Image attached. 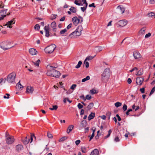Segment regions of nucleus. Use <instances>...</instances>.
Here are the masks:
<instances>
[{
	"label": "nucleus",
	"mask_w": 155,
	"mask_h": 155,
	"mask_svg": "<svg viewBox=\"0 0 155 155\" xmlns=\"http://www.w3.org/2000/svg\"><path fill=\"white\" fill-rule=\"evenodd\" d=\"M110 74V70L109 68H107L104 71L101 75V80L103 82L107 81Z\"/></svg>",
	"instance_id": "nucleus-1"
},
{
	"label": "nucleus",
	"mask_w": 155,
	"mask_h": 155,
	"mask_svg": "<svg viewBox=\"0 0 155 155\" xmlns=\"http://www.w3.org/2000/svg\"><path fill=\"white\" fill-rule=\"evenodd\" d=\"M47 74L48 76L58 78L61 75V73L59 71L55 69H48L47 72Z\"/></svg>",
	"instance_id": "nucleus-2"
},
{
	"label": "nucleus",
	"mask_w": 155,
	"mask_h": 155,
	"mask_svg": "<svg viewBox=\"0 0 155 155\" xmlns=\"http://www.w3.org/2000/svg\"><path fill=\"white\" fill-rule=\"evenodd\" d=\"M82 29L83 28L81 26H78L74 31L70 34V37L73 38H74L75 36H80L81 34V31Z\"/></svg>",
	"instance_id": "nucleus-3"
},
{
	"label": "nucleus",
	"mask_w": 155,
	"mask_h": 155,
	"mask_svg": "<svg viewBox=\"0 0 155 155\" xmlns=\"http://www.w3.org/2000/svg\"><path fill=\"white\" fill-rule=\"evenodd\" d=\"M11 42L7 41H3L0 43V48L3 50L5 51L9 49L13 46L10 45Z\"/></svg>",
	"instance_id": "nucleus-4"
},
{
	"label": "nucleus",
	"mask_w": 155,
	"mask_h": 155,
	"mask_svg": "<svg viewBox=\"0 0 155 155\" xmlns=\"http://www.w3.org/2000/svg\"><path fill=\"white\" fill-rule=\"evenodd\" d=\"M16 74L12 72L9 74L7 78V81L8 83H14L15 82Z\"/></svg>",
	"instance_id": "nucleus-5"
},
{
	"label": "nucleus",
	"mask_w": 155,
	"mask_h": 155,
	"mask_svg": "<svg viewBox=\"0 0 155 155\" xmlns=\"http://www.w3.org/2000/svg\"><path fill=\"white\" fill-rule=\"evenodd\" d=\"M56 48V46L54 44H52L46 47L45 51L47 53L51 54L52 53Z\"/></svg>",
	"instance_id": "nucleus-6"
},
{
	"label": "nucleus",
	"mask_w": 155,
	"mask_h": 155,
	"mask_svg": "<svg viewBox=\"0 0 155 155\" xmlns=\"http://www.w3.org/2000/svg\"><path fill=\"white\" fill-rule=\"evenodd\" d=\"M3 6L2 5H0V9L2 8ZM7 9H2L0 12V21L4 19V18L6 16V13L7 11Z\"/></svg>",
	"instance_id": "nucleus-7"
},
{
	"label": "nucleus",
	"mask_w": 155,
	"mask_h": 155,
	"mask_svg": "<svg viewBox=\"0 0 155 155\" xmlns=\"http://www.w3.org/2000/svg\"><path fill=\"white\" fill-rule=\"evenodd\" d=\"M14 140L13 137H8L6 138V141L8 144H11L13 143Z\"/></svg>",
	"instance_id": "nucleus-8"
},
{
	"label": "nucleus",
	"mask_w": 155,
	"mask_h": 155,
	"mask_svg": "<svg viewBox=\"0 0 155 155\" xmlns=\"http://www.w3.org/2000/svg\"><path fill=\"white\" fill-rule=\"evenodd\" d=\"M127 24V21L125 20H120L118 21L117 23V24L120 26L121 27L124 26Z\"/></svg>",
	"instance_id": "nucleus-9"
},
{
	"label": "nucleus",
	"mask_w": 155,
	"mask_h": 155,
	"mask_svg": "<svg viewBox=\"0 0 155 155\" xmlns=\"http://www.w3.org/2000/svg\"><path fill=\"white\" fill-rule=\"evenodd\" d=\"M44 29L45 30V36L47 37H48L50 36V32L49 31V25H48L45 26L44 27Z\"/></svg>",
	"instance_id": "nucleus-10"
},
{
	"label": "nucleus",
	"mask_w": 155,
	"mask_h": 155,
	"mask_svg": "<svg viewBox=\"0 0 155 155\" xmlns=\"http://www.w3.org/2000/svg\"><path fill=\"white\" fill-rule=\"evenodd\" d=\"M144 80L143 78L138 77L136 79V82L137 84L141 85Z\"/></svg>",
	"instance_id": "nucleus-11"
},
{
	"label": "nucleus",
	"mask_w": 155,
	"mask_h": 155,
	"mask_svg": "<svg viewBox=\"0 0 155 155\" xmlns=\"http://www.w3.org/2000/svg\"><path fill=\"white\" fill-rule=\"evenodd\" d=\"M133 56L135 59H139L141 57L140 54L137 51H135L134 53Z\"/></svg>",
	"instance_id": "nucleus-12"
},
{
	"label": "nucleus",
	"mask_w": 155,
	"mask_h": 155,
	"mask_svg": "<svg viewBox=\"0 0 155 155\" xmlns=\"http://www.w3.org/2000/svg\"><path fill=\"white\" fill-rule=\"evenodd\" d=\"M15 148L16 151L19 152L23 149V147L22 145L18 144L16 146Z\"/></svg>",
	"instance_id": "nucleus-13"
},
{
	"label": "nucleus",
	"mask_w": 155,
	"mask_h": 155,
	"mask_svg": "<svg viewBox=\"0 0 155 155\" xmlns=\"http://www.w3.org/2000/svg\"><path fill=\"white\" fill-rule=\"evenodd\" d=\"M15 23V20L14 18L12 19L10 21H8L7 23L5 25L8 26V27L10 28H11L12 27L10 26L13 24H14Z\"/></svg>",
	"instance_id": "nucleus-14"
},
{
	"label": "nucleus",
	"mask_w": 155,
	"mask_h": 155,
	"mask_svg": "<svg viewBox=\"0 0 155 155\" xmlns=\"http://www.w3.org/2000/svg\"><path fill=\"white\" fill-rule=\"evenodd\" d=\"M117 9L121 14L123 13L125 11V9L124 7L123 6L121 5L118 6L117 7Z\"/></svg>",
	"instance_id": "nucleus-15"
},
{
	"label": "nucleus",
	"mask_w": 155,
	"mask_h": 155,
	"mask_svg": "<svg viewBox=\"0 0 155 155\" xmlns=\"http://www.w3.org/2000/svg\"><path fill=\"white\" fill-rule=\"evenodd\" d=\"M34 91L33 88L31 87L28 86L26 89V92L28 93L31 94Z\"/></svg>",
	"instance_id": "nucleus-16"
},
{
	"label": "nucleus",
	"mask_w": 155,
	"mask_h": 155,
	"mask_svg": "<svg viewBox=\"0 0 155 155\" xmlns=\"http://www.w3.org/2000/svg\"><path fill=\"white\" fill-rule=\"evenodd\" d=\"M29 51V53L32 55H35L36 54L37 52L36 50L33 48H31L30 49Z\"/></svg>",
	"instance_id": "nucleus-17"
},
{
	"label": "nucleus",
	"mask_w": 155,
	"mask_h": 155,
	"mask_svg": "<svg viewBox=\"0 0 155 155\" xmlns=\"http://www.w3.org/2000/svg\"><path fill=\"white\" fill-rule=\"evenodd\" d=\"M16 88L19 90H21L23 88V86L20 84V81H19L17 84Z\"/></svg>",
	"instance_id": "nucleus-18"
},
{
	"label": "nucleus",
	"mask_w": 155,
	"mask_h": 155,
	"mask_svg": "<svg viewBox=\"0 0 155 155\" xmlns=\"http://www.w3.org/2000/svg\"><path fill=\"white\" fill-rule=\"evenodd\" d=\"M29 137L28 138L26 137L24 139L22 140V141L25 144H27L29 142Z\"/></svg>",
	"instance_id": "nucleus-19"
},
{
	"label": "nucleus",
	"mask_w": 155,
	"mask_h": 155,
	"mask_svg": "<svg viewBox=\"0 0 155 155\" xmlns=\"http://www.w3.org/2000/svg\"><path fill=\"white\" fill-rule=\"evenodd\" d=\"M99 151L97 149H95L91 152L90 155H98Z\"/></svg>",
	"instance_id": "nucleus-20"
},
{
	"label": "nucleus",
	"mask_w": 155,
	"mask_h": 155,
	"mask_svg": "<svg viewBox=\"0 0 155 155\" xmlns=\"http://www.w3.org/2000/svg\"><path fill=\"white\" fill-rule=\"evenodd\" d=\"M95 113L91 112V114L89 115L88 117V120H91L92 119L95 117Z\"/></svg>",
	"instance_id": "nucleus-21"
},
{
	"label": "nucleus",
	"mask_w": 155,
	"mask_h": 155,
	"mask_svg": "<svg viewBox=\"0 0 155 155\" xmlns=\"http://www.w3.org/2000/svg\"><path fill=\"white\" fill-rule=\"evenodd\" d=\"M51 27L53 28V30L54 31H56V23L55 21L53 22L51 25Z\"/></svg>",
	"instance_id": "nucleus-22"
},
{
	"label": "nucleus",
	"mask_w": 155,
	"mask_h": 155,
	"mask_svg": "<svg viewBox=\"0 0 155 155\" xmlns=\"http://www.w3.org/2000/svg\"><path fill=\"white\" fill-rule=\"evenodd\" d=\"M74 126L72 125H69L68 127V130L67 131V133L69 134L72 130Z\"/></svg>",
	"instance_id": "nucleus-23"
},
{
	"label": "nucleus",
	"mask_w": 155,
	"mask_h": 155,
	"mask_svg": "<svg viewBox=\"0 0 155 155\" xmlns=\"http://www.w3.org/2000/svg\"><path fill=\"white\" fill-rule=\"evenodd\" d=\"M78 18L75 16L72 18V21L73 22L74 24L76 25H77L78 24V22H77Z\"/></svg>",
	"instance_id": "nucleus-24"
},
{
	"label": "nucleus",
	"mask_w": 155,
	"mask_h": 155,
	"mask_svg": "<svg viewBox=\"0 0 155 155\" xmlns=\"http://www.w3.org/2000/svg\"><path fill=\"white\" fill-rule=\"evenodd\" d=\"M74 3L78 5H82L81 1L80 0H75Z\"/></svg>",
	"instance_id": "nucleus-25"
},
{
	"label": "nucleus",
	"mask_w": 155,
	"mask_h": 155,
	"mask_svg": "<svg viewBox=\"0 0 155 155\" xmlns=\"http://www.w3.org/2000/svg\"><path fill=\"white\" fill-rule=\"evenodd\" d=\"M70 11L73 13H75L77 12V9L74 7L72 6L69 9Z\"/></svg>",
	"instance_id": "nucleus-26"
},
{
	"label": "nucleus",
	"mask_w": 155,
	"mask_h": 155,
	"mask_svg": "<svg viewBox=\"0 0 155 155\" xmlns=\"http://www.w3.org/2000/svg\"><path fill=\"white\" fill-rule=\"evenodd\" d=\"M81 125L83 127H85L87 124L86 121L84 120H82L81 122Z\"/></svg>",
	"instance_id": "nucleus-27"
},
{
	"label": "nucleus",
	"mask_w": 155,
	"mask_h": 155,
	"mask_svg": "<svg viewBox=\"0 0 155 155\" xmlns=\"http://www.w3.org/2000/svg\"><path fill=\"white\" fill-rule=\"evenodd\" d=\"M146 30V28L145 27H143L139 31L140 34H143L145 33Z\"/></svg>",
	"instance_id": "nucleus-28"
},
{
	"label": "nucleus",
	"mask_w": 155,
	"mask_h": 155,
	"mask_svg": "<svg viewBox=\"0 0 155 155\" xmlns=\"http://www.w3.org/2000/svg\"><path fill=\"white\" fill-rule=\"evenodd\" d=\"M94 106V104L93 103H91L89 104L87 107V108L88 110H90Z\"/></svg>",
	"instance_id": "nucleus-29"
},
{
	"label": "nucleus",
	"mask_w": 155,
	"mask_h": 155,
	"mask_svg": "<svg viewBox=\"0 0 155 155\" xmlns=\"http://www.w3.org/2000/svg\"><path fill=\"white\" fill-rule=\"evenodd\" d=\"M57 67V65H55L54 66L48 65L47 67L48 69H54V68H56Z\"/></svg>",
	"instance_id": "nucleus-30"
},
{
	"label": "nucleus",
	"mask_w": 155,
	"mask_h": 155,
	"mask_svg": "<svg viewBox=\"0 0 155 155\" xmlns=\"http://www.w3.org/2000/svg\"><path fill=\"white\" fill-rule=\"evenodd\" d=\"M103 50V48L101 46H97L96 48V50L97 52H99Z\"/></svg>",
	"instance_id": "nucleus-31"
},
{
	"label": "nucleus",
	"mask_w": 155,
	"mask_h": 155,
	"mask_svg": "<svg viewBox=\"0 0 155 155\" xmlns=\"http://www.w3.org/2000/svg\"><path fill=\"white\" fill-rule=\"evenodd\" d=\"M98 93V91H97L94 89H93L92 90H91L90 91V93L92 94H96Z\"/></svg>",
	"instance_id": "nucleus-32"
},
{
	"label": "nucleus",
	"mask_w": 155,
	"mask_h": 155,
	"mask_svg": "<svg viewBox=\"0 0 155 155\" xmlns=\"http://www.w3.org/2000/svg\"><path fill=\"white\" fill-rule=\"evenodd\" d=\"M40 62V60L39 59H38L36 61V62H32L33 64L35 66L37 67H38L39 64V63Z\"/></svg>",
	"instance_id": "nucleus-33"
},
{
	"label": "nucleus",
	"mask_w": 155,
	"mask_h": 155,
	"mask_svg": "<svg viewBox=\"0 0 155 155\" xmlns=\"http://www.w3.org/2000/svg\"><path fill=\"white\" fill-rule=\"evenodd\" d=\"M112 131L111 129H110L109 130V131H108V134L106 136L104 137L105 139L107 138L110 137L111 133L112 132Z\"/></svg>",
	"instance_id": "nucleus-34"
},
{
	"label": "nucleus",
	"mask_w": 155,
	"mask_h": 155,
	"mask_svg": "<svg viewBox=\"0 0 155 155\" xmlns=\"http://www.w3.org/2000/svg\"><path fill=\"white\" fill-rule=\"evenodd\" d=\"M82 64V61H79V62H78V64H77V65L75 66V68H79L80 67V66Z\"/></svg>",
	"instance_id": "nucleus-35"
},
{
	"label": "nucleus",
	"mask_w": 155,
	"mask_h": 155,
	"mask_svg": "<svg viewBox=\"0 0 155 155\" xmlns=\"http://www.w3.org/2000/svg\"><path fill=\"white\" fill-rule=\"evenodd\" d=\"M58 108V107L57 105H53L52 108H50L49 109L53 110H57Z\"/></svg>",
	"instance_id": "nucleus-36"
},
{
	"label": "nucleus",
	"mask_w": 155,
	"mask_h": 155,
	"mask_svg": "<svg viewBox=\"0 0 155 155\" xmlns=\"http://www.w3.org/2000/svg\"><path fill=\"white\" fill-rule=\"evenodd\" d=\"M90 79V77L89 76H87L85 78H83L82 80V82H84Z\"/></svg>",
	"instance_id": "nucleus-37"
},
{
	"label": "nucleus",
	"mask_w": 155,
	"mask_h": 155,
	"mask_svg": "<svg viewBox=\"0 0 155 155\" xmlns=\"http://www.w3.org/2000/svg\"><path fill=\"white\" fill-rule=\"evenodd\" d=\"M114 105L116 107H118L121 105L122 103L120 102H117L115 103Z\"/></svg>",
	"instance_id": "nucleus-38"
},
{
	"label": "nucleus",
	"mask_w": 155,
	"mask_h": 155,
	"mask_svg": "<svg viewBox=\"0 0 155 155\" xmlns=\"http://www.w3.org/2000/svg\"><path fill=\"white\" fill-rule=\"evenodd\" d=\"M68 138V137L66 136H64L61 137L59 140V142H63L66 140Z\"/></svg>",
	"instance_id": "nucleus-39"
},
{
	"label": "nucleus",
	"mask_w": 155,
	"mask_h": 155,
	"mask_svg": "<svg viewBox=\"0 0 155 155\" xmlns=\"http://www.w3.org/2000/svg\"><path fill=\"white\" fill-rule=\"evenodd\" d=\"M40 26L38 24H36L34 26V28L35 30L38 31L40 29Z\"/></svg>",
	"instance_id": "nucleus-40"
},
{
	"label": "nucleus",
	"mask_w": 155,
	"mask_h": 155,
	"mask_svg": "<svg viewBox=\"0 0 155 155\" xmlns=\"http://www.w3.org/2000/svg\"><path fill=\"white\" fill-rule=\"evenodd\" d=\"M143 73V71L142 69H140L137 72V75H142Z\"/></svg>",
	"instance_id": "nucleus-41"
},
{
	"label": "nucleus",
	"mask_w": 155,
	"mask_h": 155,
	"mask_svg": "<svg viewBox=\"0 0 155 155\" xmlns=\"http://www.w3.org/2000/svg\"><path fill=\"white\" fill-rule=\"evenodd\" d=\"M81 151L82 152L85 153L86 152V148L84 147H81Z\"/></svg>",
	"instance_id": "nucleus-42"
},
{
	"label": "nucleus",
	"mask_w": 155,
	"mask_h": 155,
	"mask_svg": "<svg viewBox=\"0 0 155 155\" xmlns=\"http://www.w3.org/2000/svg\"><path fill=\"white\" fill-rule=\"evenodd\" d=\"M33 138H35V139H36V137L34 134H31V138H30V140H31L30 143H31L32 142V141Z\"/></svg>",
	"instance_id": "nucleus-43"
},
{
	"label": "nucleus",
	"mask_w": 155,
	"mask_h": 155,
	"mask_svg": "<svg viewBox=\"0 0 155 155\" xmlns=\"http://www.w3.org/2000/svg\"><path fill=\"white\" fill-rule=\"evenodd\" d=\"M148 15L150 17L154 16L155 18V14L153 12H151L148 14Z\"/></svg>",
	"instance_id": "nucleus-44"
},
{
	"label": "nucleus",
	"mask_w": 155,
	"mask_h": 155,
	"mask_svg": "<svg viewBox=\"0 0 155 155\" xmlns=\"http://www.w3.org/2000/svg\"><path fill=\"white\" fill-rule=\"evenodd\" d=\"M86 60H85L84 61V64L86 68H88L89 66V63L87 61H86Z\"/></svg>",
	"instance_id": "nucleus-45"
},
{
	"label": "nucleus",
	"mask_w": 155,
	"mask_h": 155,
	"mask_svg": "<svg viewBox=\"0 0 155 155\" xmlns=\"http://www.w3.org/2000/svg\"><path fill=\"white\" fill-rule=\"evenodd\" d=\"M67 30L66 29H64L60 31V34H63L67 31Z\"/></svg>",
	"instance_id": "nucleus-46"
},
{
	"label": "nucleus",
	"mask_w": 155,
	"mask_h": 155,
	"mask_svg": "<svg viewBox=\"0 0 155 155\" xmlns=\"http://www.w3.org/2000/svg\"><path fill=\"white\" fill-rule=\"evenodd\" d=\"M155 91V87H153L152 89L150 94V95H151Z\"/></svg>",
	"instance_id": "nucleus-47"
},
{
	"label": "nucleus",
	"mask_w": 155,
	"mask_h": 155,
	"mask_svg": "<svg viewBox=\"0 0 155 155\" xmlns=\"http://www.w3.org/2000/svg\"><path fill=\"white\" fill-rule=\"evenodd\" d=\"M114 140L116 142H118L120 141V140L118 136H116L114 139Z\"/></svg>",
	"instance_id": "nucleus-48"
},
{
	"label": "nucleus",
	"mask_w": 155,
	"mask_h": 155,
	"mask_svg": "<svg viewBox=\"0 0 155 155\" xmlns=\"http://www.w3.org/2000/svg\"><path fill=\"white\" fill-rule=\"evenodd\" d=\"M127 105L125 104H124L123 107V109L124 111H126L127 109Z\"/></svg>",
	"instance_id": "nucleus-49"
},
{
	"label": "nucleus",
	"mask_w": 155,
	"mask_h": 155,
	"mask_svg": "<svg viewBox=\"0 0 155 155\" xmlns=\"http://www.w3.org/2000/svg\"><path fill=\"white\" fill-rule=\"evenodd\" d=\"M47 136L49 138H52L53 137V136L52 134L49 132L47 133Z\"/></svg>",
	"instance_id": "nucleus-50"
},
{
	"label": "nucleus",
	"mask_w": 155,
	"mask_h": 155,
	"mask_svg": "<svg viewBox=\"0 0 155 155\" xmlns=\"http://www.w3.org/2000/svg\"><path fill=\"white\" fill-rule=\"evenodd\" d=\"M93 58V57L92 56H88V57H87V58L85 59V60H91Z\"/></svg>",
	"instance_id": "nucleus-51"
},
{
	"label": "nucleus",
	"mask_w": 155,
	"mask_h": 155,
	"mask_svg": "<svg viewBox=\"0 0 155 155\" xmlns=\"http://www.w3.org/2000/svg\"><path fill=\"white\" fill-rule=\"evenodd\" d=\"M78 107L79 109H81L83 107V106L80 103H79L78 105Z\"/></svg>",
	"instance_id": "nucleus-52"
},
{
	"label": "nucleus",
	"mask_w": 155,
	"mask_h": 155,
	"mask_svg": "<svg viewBox=\"0 0 155 155\" xmlns=\"http://www.w3.org/2000/svg\"><path fill=\"white\" fill-rule=\"evenodd\" d=\"M151 33H148L147 34H146L145 35V37L146 38H149L151 36Z\"/></svg>",
	"instance_id": "nucleus-53"
},
{
	"label": "nucleus",
	"mask_w": 155,
	"mask_h": 155,
	"mask_svg": "<svg viewBox=\"0 0 155 155\" xmlns=\"http://www.w3.org/2000/svg\"><path fill=\"white\" fill-rule=\"evenodd\" d=\"M76 87V85L75 84H73L71 87V89H74V88Z\"/></svg>",
	"instance_id": "nucleus-54"
},
{
	"label": "nucleus",
	"mask_w": 155,
	"mask_h": 155,
	"mask_svg": "<svg viewBox=\"0 0 155 155\" xmlns=\"http://www.w3.org/2000/svg\"><path fill=\"white\" fill-rule=\"evenodd\" d=\"M86 97L87 99V100H90L91 98V96L89 95H87Z\"/></svg>",
	"instance_id": "nucleus-55"
},
{
	"label": "nucleus",
	"mask_w": 155,
	"mask_h": 155,
	"mask_svg": "<svg viewBox=\"0 0 155 155\" xmlns=\"http://www.w3.org/2000/svg\"><path fill=\"white\" fill-rule=\"evenodd\" d=\"M140 90L142 93H143L144 92L145 88H144L143 87L142 88H140Z\"/></svg>",
	"instance_id": "nucleus-56"
},
{
	"label": "nucleus",
	"mask_w": 155,
	"mask_h": 155,
	"mask_svg": "<svg viewBox=\"0 0 155 155\" xmlns=\"http://www.w3.org/2000/svg\"><path fill=\"white\" fill-rule=\"evenodd\" d=\"M116 117L117 118V120L119 121H120L121 120V118L120 117V116L118 114H117L116 115Z\"/></svg>",
	"instance_id": "nucleus-57"
},
{
	"label": "nucleus",
	"mask_w": 155,
	"mask_h": 155,
	"mask_svg": "<svg viewBox=\"0 0 155 155\" xmlns=\"http://www.w3.org/2000/svg\"><path fill=\"white\" fill-rule=\"evenodd\" d=\"M89 7H93L94 8L95 7V5H94V3H93L91 4H90L89 5Z\"/></svg>",
	"instance_id": "nucleus-58"
},
{
	"label": "nucleus",
	"mask_w": 155,
	"mask_h": 155,
	"mask_svg": "<svg viewBox=\"0 0 155 155\" xmlns=\"http://www.w3.org/2000/svg\"><path fill=\"white\" fill-rule=\"evenodd\" d=\"M81 141L80 140H78L75 141V144L76 145H78L80 143Z\"/></svg>",
	"instance_id": "nucleus-59"
},
{
	"label": "nucleus",
	"mask_w": 155,
	"mask_h": 155,
	"mask_svg": "<svg viewBox=\"0 0 155 155\" xmlns=\"http://www.w3.org/2000/svg\"><path fill=\"white\" fill-rule=\"evenodd\" d=\"M94 133H92L91 134V136L90 137V140H89L90 141H91V140L92 139L93 137H94Z\"/></svg>",
	"instance_id": "nucleus-60"
},
{
	"label": "nucleus",
	"mask_w": 155,
	"mask_h": 155,
	"mask_svg": "<svg viewBox=\"0 0 155 155\" xmlns=\"http://www.w3.org/2000/svg\"><path fill=\"white\" fill-rule=\"evenodd\" d=\"M150 3L151 4H154L155 3V1L154 0H150Z\"/></svg>",
	"instance_id": "nucleus-61"
},
{
	"label": "nucleus",
	"mask_w": 155,
	"mask_h": 155,
	"mask_svg": "<svg viewBox=\"0 0 155 155\" xmlns=\"http://www.w3.org/2000/svg\"><path fill=\"white\" fill-rule=\"evenodd\" d=\"M135 70H137V68L136 67H134V68H133L132 70H130V72H133V71H134Z\"/></svg>",
	"instance_id": "nucleus-62"
},
{
	"label": "nucleus",
	"mask_w": 155,
	"mask_h": 155,
	"mask_svg": "<svg viewBox=\"0 0 155 155\" xmlns=\"http://www.w3.org/2000/svg\"><path fill=\"white\" fill-rule=\"evenodd\" d=\"M127 82L128 83L130 84L132 82V80L130 78H129L127 79Z\"/></svg>",
	"instance_id": "nucleus-63"
},
{
	"label": "nucleus",
	"mask_w": 155,
	"mask_h": 155,
	"mask_svg": "<svg viewBox=\"0 0 155 155\" xmlns=\"http://www.w3.org/2000/svg\"><path fill=\"white\" fill-rule=\"evenodd\" d=\"M101 118L103 120H105L106 118V116L104 115H103L101 117Z\"/></svg>",
	"instance_id": "nucleus-64"
}]
</instances>
